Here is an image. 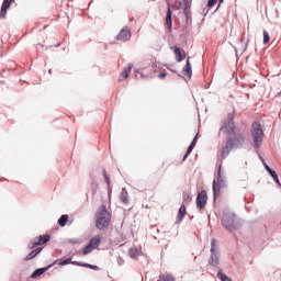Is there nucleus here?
I'll return each instance as SVG.
<instances>
[{
  "instance_id": "nucleus-1",
  "label": "nucleus",
  "mask_w": 281,
  "mask_h": 281,
  "mask_svg": "<svg viewBox=\"0 0 281 281\" xmlns=\"http://www.w3.org/2000/svg\"><path fill=\"white\" fill-rule=\"evenodd\" d=\"M244 144L245 135L243 133H235L233 136H228L225 146L222 147V158L226 159L234 148H243Z\"/></svg>"
},
{
  "instance_id": "nucleus-2",
  "label": "nucleus",
  "mask_w": 281,
  "mask_h": 281,
  "mask_svg": "<svg viewBox=\"0 0 281 281\" xmlns=\"http://www.w3.org/2000/svg\"><path fill=\"white\" fill-rule=\"evenodd\" d=\"M111 225V212L106 210V205L99 206L95 213V227L100 229V232H104V229H109Z\"/></svg>"
},
{
  "instance_id": "nucleus-3",
  "label": "nucleus",
  "mask_w": 281,
  "mask_h": 281,
  "mask_svg": "<svg viewBox=\"0 0 281 281\" xmlns=\"http://www.w3.org/2000/svg\"><path fill=\"white\" fill-rule=\"evenodd\" d=\"M220 133H223V135H233V133H236V122H234V113L227 114L226 119L222 123Z\"/></svg>"
},
{
  "instance_id": "nucleus-4",
  "label": "nucleus",
  "mask_w": 281,
  "mask_h": 281,
  "mask_svg": "<svg viewBox=\"0 0 281 281\" xmlns=\"http://www.w3.org/2000/svg\"><path fill=\"white\" fill-rule=\"evenodd\" d=\"M251 137L256 148H260L262 145V139L265 138V132L262 131V125L258 122H254L251 126Z\"/></svg>"
},
{
  "instance_id": "nucleus-5",
  "label": "nucleus",
  "mask_w": 281,
  "mask_h": 281,
  "mask_svg": "<svg viewBox=\"0 0 281 281\" xmlns=\"http://www.w3.org/2000/svg\"><path fill=\"white\" fill-rule=\"evenodd\" d=\"M218 256L216 255V239L211 240V260L210 265L212 267H218Z\"/></svg>"
},
{
  "instance_id": "nucleus-6",
  "label": "nucleus",
  "mask_w": 281,
  "mask_h": 281,
  "mask_svg": "<svg viewBox=\"0 0 281 281\" xmlns=\"http://www.w3.org/2000/svg\"><path fill=\"white\" fill-rule=\"evenodd\" d=\"M196 205L199 210H203L207 205V191H201L196 196Z\"/></svg>"
},
{
  "instance_id": "nucleus-7",
  "label": "nucleus",
  "mask_w": 281,
  "mask_h": 281,
  "mask_svg": "<svg viewBox=\"0 0 281 281\" xmlns=\"http://www.w3.org/2000/svg\"><path fill=\"white\" fill-rule=\"evenodd\" d=\"M49 235L40 236L29 245V249H34V247H38V245H45V243H49Z\"/></svg>"
},
{
  "instance_id": "nucleus-8",
  "label": "nucleus",
  "mask_w": 281,
  "mask_h": 281,
  "mask_svg": "<svg viewBox=\"0 0 281 281\" xmlns=\"http://www.w3.org/2000/svg\"><path fill=\"white\" fill-rule=\"evenodd\" d=\"M116 41H121L122 43H126V41H131V29L128 27L122 29L116 36Z\"/></svg>"
},
{
  "instance_id": "nucleus-9",
  "label": "nucleus",
  "mask_w": 281,
  "mask_h": 281,
  "mask_svg": "<svg viewBox=\"0 0 281 281\" xmlns=\"http://www.w3.org/2000/svg\"><path fill=\"white\" fill-rule=\"evenodd\" d=\"M170 49L173 50V54L176 55L177 63H181L182 60H186V50H183V48H179L177 46H171Z\"/></svg>"
},
{
  "instance_id": "nucleus-10",
  "label": "nucleus",
  "mask_w": 281,
  "mask_h": 281,
  "mask_svg": "<svg viewBox=\"0 0 281 281\" xmlns=\"http://www.w3.org/2000/svg\"><path fill=\"white\" fill-rule=\"evenodd\" d=\"M15 0H3L1 11H0V19H5L8 16V9Z\"/></svg>"
},
{
  "instance_id": "nucleus-11",
  "label": "nucleus",
  "mask_w": 281,
  "mask_h": 281,
  "mask_svg": "<svg viewBox=\"0 0 281 281\" xmlns=\"http://www.w3.org/2000/svg\"><path fill=\"white\" fill-rule=\"evenodd\" d=\"M165 25L168 29V32H172V9H170V7L168 8V11H167Z\"/></svg>"
},
{
  "instance_id": "nucleus-12",
  "label": "nucleus",
  "mask_w": 281,
  "mask_h": 281,
  "mask_svg": "<svg viewBox=\"0 0 281 281\" xmlns=\"http://www.w3.org/2000/svg\"><path fill=\"white\" fill-rule=\"evenodd\" d=\"M132 70H133V64H130L128 67L124 68V70L122 71L119 78V82H124V80L128 78V75L131 74Z\"/></svg>"
},
{
  "instance_id": "nucleus-13",
  "label": "nucleus",
  "mask_w": 281,
  "mask_h": 281,
  "mask_svg": "<svg viewBox=\"0 0 281 281\" xmlns=\"http://www.w3.org/2000/svg\"><path fill=\"white\" fill-rule=\"evenodd\" d=\"M186 214H187L186 205H181L178 211L176 223L177 224L181 223V221H183V218H186Z\"/></svg>"
},
{
  "instance_id": "nucleus-14",
  "label": "nucleus",
  "mask_w": 281,
  "mask_h": 281,
  "mask_svg": "<svg viewBox=\"0 0 281 281\" xmlns=\"http://www.w3.org/2000/svg\"><path fill=\"white\" fill-rule=\"evenodd\" d=\"M196 139L198 137L195 136L192 140V143L190 144L189 148L187 149L182 161H186V159H188V157H190V154L192 153V150H194V146H196Z\"/></svg>"
},
{
  "instance_id": "nucleus-15",
  "label": "nucleus",
  "mask_w": 281,
  "mask_h": 281,
  "mask_svg": "<svg viewBox=\"0 0 281 281\" xmlns=\"http://www.w3.org/2000/svg\"><path fill=\"white\" fill-rule=\"evenodd\" d=\"M100 243H102V237L100 235L93 236L89 244L94 248L98 249L100 247Z\"/></svg>"
},
{
  "instance_id": "nucleus-16",
  "label": "nucleus",
  "mask_w": 281,
  "mask_h": 281,
  "mask_svg": "<svg viewBox=\"0 0 281 281\" xmlns=\"http://www.w3.org/2000/svg\"><path fill=\"white\" fill-rule=\"evenodd\" d=\"M183 75L187 76V78H192V64H190V58L187 59V64L183 69Z\"/></svg>"
},
{
  "instance_id": "nucleus-17",
  "label": "nucleus",
  "mask_w": 281,
  "mask_h": 281,
  "mask_svg": "<svg viewBox=\"0 0 281 281\" xmlns=\"http://www.w3.org/2000/svg\"><path fill=\"white\" fill-rule=\"evenodd\" d=\"M72 265H76L77 267H86L87 269H92L93 271H100V267L93 266L91 263H81L78 261H74Z\"/></svg>"
},
{
  "instance_id": "nucleus-18",
  "label": "nucleus",
  "mask_w": 281,
  "mask_h": 281,
  "mask_svg": "<svg viewBox=\"0 0 281 281\" xmlns=\"http://www.w3.org/2000/svg\"><path fill=\"white\" fill-rule=\"evenodd\" d=\"M222 223L226 229L228 231L234 229V220H228L227 217H224L222 220Z\"/></svg>"
},
{
  "instance_id": "nucleus-19",
  "label": "nucleus",
  "mask_w": 281,
  "mask_h": 281,
  "mask_svg": "<svg viewBox=\"0 0 281 281\" xmlns=\"http://www.w3.org/2000/svg\"><path fill=\"white\" fill-rule=\"evenodd\" d=\"M128 254H130V257L135 260V259L139 258V248L132 247L128 249Z\"/></svg>"
},
{
  "instance_id": "nucleus-20",
  "label": "nucleus",
  "mask_w": 281,
  "mask_h": 281,
  "mask_svg": "<svg viewBox=\"0 0 281 281\" xmlns=\"http://www.w3.org/2000/svg\"><path fill=\"white\" fill-rule=\"evenodd\" d=\"M68 222H69V215L64 214V215H61V216L59 217V220H58L57 223H58L59 227H65Z\"/></svg>"
},
{
  "instance_id": "nucleus-21",
  "label": "nucleus",
  "mask_w": 281,
  "mask_h": 281,
  "mask_svg": "<svg viewBox=\"0 0 281 281\" xmlns=\"http://www.w3.org/2000/svg\"><path fill=\"white\" fill-rule=\"evenodd\" d=\"M43 251V248H36L35 250H32L26 257H25V262H27V260H34V257L40 252Z\"/></svg>"
},
{
  "instance_id": "nucleus-22",
  "label": "nucleus",
  "mask_w": 281,
  "mask_h": 281,
  "mask_svg": "<svg viewBox=\"0 0 281 281\" xmlns=\"http://www.w3.org/2000/svg\"><path fill=\"white\" fill-rule=\"evenodd\" d=\"M158 281H175V277L170 273H164L159 276Z\"/></svg>"
},
{
  "instance_id": "nucleus-23",
  "label": "nucleus",
  "mask_w": 281,
  "mask_h": 281,
  "mask_svg": "<svg viewBox=\"0 0 281 281\" xmlns=\"http://www.w3.org/2000/svg\"><path fill=\"white\" fill-rule=\"evenodd\" d=\"M213 194H214V199H216V196L221 194V186H218L216 180L213 181Z\"/></svg>"
},
{
  "instance_id": "nucleus-24",
  "label": "nucleus",
  "mask_w": 281,
  "mask_h": 281,
  "mask_svg": "<svg viewBox=\"0 0 281 281\" xmlns=\"http://www.w3.org/2000/svg\"><path fill=\"white\" fill-rule=\"evenodd\" d=\"M45 271H47V268H40L32 273L31 278H38V277L43 276V273H45Z\"/></svg>"
},
{
  "instance_id": "nucleus-25",
  "label": "nucleus",
  "mask_w": 281,
  "mask_h": 281,
  "mask_svg": "<svg viewBox=\"0 0 281 281\" xmlns=\"http://www.w3.org/2000/svg\"><path fill=\"white\" fill-rule=\"evenodd\" d=\"M120 201L125 205L128 204V193L126 191L121 192Z\"/></svg>"
},
{
  "instance_id": "nucleus-26",
  "label": "nucleus",
  "mask_w": 281,
  "mask_h": 281,
  "mask_svg": "<svg viewBox=\"0 0 281 281\" xmlns=\"http://www.w3.org/2000/svg\"><path fill=\"white\" fill-rule=\"evenodd\" d=\"M95 249L93 246H91L90 244H88L85 249H83V256H87L89 254H91V251Z\"/></svg>"
},
{
  "instance_id": "nucleus-27",
  "label": "nucleus",
  "mask_w": 281,
  "mask_h": 281,
  "mask_svg": "<svg viewBox=\"0 0 281 281\" xmlns=\"http://www.w3.org/2000/svg\"><path fill=\"white\" fill-rule=\"evenodd\" d=\"M269 41H271L269 33L267 31H263V45L269 44Z\"/></svg>"
},
{
  "instance_id": "nucleus-28",
  "label": "nucleus",
  "mask_w": 281,
  "mask_h": 281,
  "mask_svg": "<svg viewBox=\"0 0 281 281\" xmlns=\"http://www.w3.org/2000/svg\"><path fill=\"white\" fill-rule=\"evenodd\" d=\"M75 261H71V258H68L66 260L59 261L60 267H65V265H74Z\"/></svg>"
},
{
  "instance_id": "nucleus-29",
  "label": "nucleus",
  "mask_w": 281,
  "mask_h": 281,
  "mask_svg": "<svg viewBox=\"0 0 281 281\" xmlns=\"http://www.w3.org/2000/svg\"><path fill=\"white\" fill-rule=\"evenodd\" d=\"M217 277L220 278V280L222 281H232V279H229V277L225 276L223 272H218Z\"/></svg>"
},
{
  "instance_id": "nucleus-30",
  "label": "nucleus",
  "mask_w": 281,
  "mask_h": 281,
  "mask_svg": "<svg viewBox=\"0 0 281 281\" xmlns=\"http://www.w3.org/2000/svg\"><path fill=\"white\" fill-rule=\"evenodd\" d=\"M183 201L184 203H191L192 202V195L184 193L183 194Z\"/></svg>"
},
{
  "instance_id": "nucleus-31",
  "label": "nucleus",
  "mask_w": 281,
  "mask_h": 281,
  "mask_svg": "<svg viewBox=\"0 0 281 281\" xmlns=\"http://www.w3.org/2000/svg\"><path fill=\"white\" fill-rule=\"evenodd\" d=\"M103 177H104V179H105V181H106V183L109 186L111 183V178H109V175H106L105 170L103 171Z\"/></svg>"
},
{
  "instance_id": "nucleus-32",
  "label": "nucleus",
  "mask_w": 281,
  "mask_h": 281,
  "mask_svg": "<svg viewBox=\"0 0 281 281\" xmlns=\"http://www.w3.org/2000/svg\"><path fill=\"white\" fill-rule=\"evenodd\" d=\"M214 5H216V0H209L207 1V7L209 8H214Z\"/></svg>"
},
{
  "instance_id": "nucleus-33",
  "label": "nucleus",
  "mask_w": 281,
  "mask_h": 281,
  "mask_svg": "<svg viewBox=\"0 0 281 281\" xmlns=\"http://www.w3.org/2000/svg\"><path fill=\"white\" fill-rule=\"evenodd\" d=\"M268 172H269L270 177H272V179H277L278 173H277L273 169H271V170L268 171Z\"/></svg>"
},
{
  "instance_id": "nucleus-34",
  "label": "nucleus",
  "mask_w": 281,
  "mask_h": 281,
  "mask_svg": "<svg viewBox=\"0 0 281 281\" xmlns=\"http://www.w3.org/2000/svg\"><path fill=\"white\" fill-rule=\"evenodd\" d=\"M221 165H220V168H218V173H217V183H221L222 179H221Z\"/></svg>"
},
{
  "instance_id": "nucleus-35",
  "label": "nucleus",
  "mask_w": 281,
  "mask_h": 281,
  "mask_svg": "<svg viewBox=\"0 0 281 281\" xmlns=\"http://www.w3.org/2000/svg\"><path fill=\"white\" fill-rule=\"evenodd\" d=\"M69 243L71 245H78V243H80V240H78V239H69Z\"/></svg>"
},
{
  "instance_id": "nucleus-36",
  "label": "nucleus",
  "mask_w": 281,
  "mask_h": 281,
  "mask_svg": "<svg viewBox=\"0 0 281 281\" xmlns=\"http://www.w3.org/2000/svg\"><path fill=\"white\" fill-rule=\"evenodd\" d=\"M166 76H168V74L161 72V74H159L158 78H160V80H164V78H166Z\"/></svg>"
},
{
  "instance_id": "nucleus-37",
  "label": "nucleus",
  "mask_w": 281,
  "mask_h": 281,
  "mask_svg": "<svg viewBox=\"0 0 281 281\" xmlns=\"http://www.w3.org/2000/svg\"><path fill=\"white\" fill-rule=\"evenodd\" d=\"M263 166H265L267 172H271L272 169H271V167H269V165H267L266 162H263Z\"/></svg>"
},
{
  "instance_id": "nucleus-38",
  "label": "nucleus",
  "mask_w": 281,
  "mask_h": 281,
  "mask_svg": "<svg viewBox=\"0 0 281 281\" xmlns=\"http://www.w3.org/2000/svg\"><path fill=\"white\" fill-rule=\"evenodd\" d=\"M273 181H276V183H280V179L278 178V176L277 178H273Z\"/></svg>"
},
{
  "instance_id": "nucleus-39",
  "label": "nucleus",
  "mask_w": 281,
  "mask_h": 281,
  "mask_svg": "<svg viewBox=\"0 0 281 281\" xmlns=\"http://www.w3.org/2000/svg\"><path fill=\"white\" fill-rule=\"evenodd\" d=\"M224 0H220V3H223Z\"/></svg>"
}]
</instances>
